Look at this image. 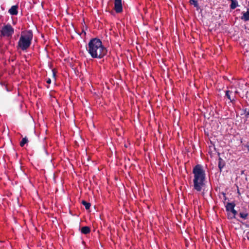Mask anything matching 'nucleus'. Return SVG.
Wrapping results in <instances>:
<instances>
[{"label":"nucleus","mask_w":249,"mask_h":249,"mask_svg":"<svg viewBox=\"0 0 249 249\" xmlns=\"http://www.w3.org/2000/svg\"><path fill=\"white\" fill-rule=\"evenodd\" d=\"M237 6V2L236 0H232L231 4V8L232 9H235Z\"/></svg>","instance_id":"9b49d317"},{"label":"nucleus","mask_w":249,"mask_h":249,"mask_svg":"<svg viewBox=\"0 0 249 249\" xmlns=\"http://www.w3.org/2000/svg\"><path fill=\"white\" fill-rule=\"evenodd\" d=\"M231 92L229 90L226 91V95L227 97V98L230 100L231 101H232V99H231V95H230Z\"/></svg>","instance_id":"2eb2a0df"},{"label":"nucleus","mask_w":249,"mask_h":249,"mask_svg":"<svg viewBox=\"0 0 249 249\" xmlns=\"http://www.w3.org/2000/svg\"><path fill=\"white\" fill-rule=\"evenodd\" d=\"M247 149H248V151H249V145H248L247 146Z\"/></svg>","instance_id":"412c9836"},{"label":"nucleus","mask_w":249,"mask_h":249,"mask_svg":"<svg viewBox=\"0 0 249 249\" xmlns=\"http://www.w3.org/2000/svg\"><path fill=\"white\" fill-rule=\"evenodd\" d=\"M240 216L243 219H246L248 217V213H240Z\"/></svg>","instance_id":"4468645a"},{"label":"nucleus","mask_w":249,"mask_h":249,"mask_svg":"<svg viewBox=\"0 0 249 249\" xmlns=\"http://www.w3.org/2000/svg\"><path fill=\"white\" fill-rule=\"evenodd\" d=\"M114 9L117 13H120L122 11V0H114Z\"/></svg>","instance_id":"39448f33"},{"label":"nucleus","mask_w":249,"mask_h":249,"mask_svg":"<svg viewBox=\"0 0 249 249\" xmlns=\"http://www.w3.org/2000/svg\"><path fill=\"white\" fill-rule=\"evenodd\" d=\"M224 165L222 164L221 162V159H219V164H218V167L220 168V170L223 168Z\"/></svg>","instance_id":"dca6fc26"},{"label":"nucleus","mask_w":249,"mask_h":249,"mask_svg":"<svg viewBox=\"0 0 249 249\" xmlns=\"http://www.w3.org/2000/svg\"><path fill=\"white\" fill-rule=\"evenodd\" d=\"M52 72H53V76L54 77L55 76V72L53 70L52 71Z\"/></svg>","instance_id":"aec40b11"},{"label":"nucleus","mask_w":249,"mask_h":249,"mask_svg":"<svg viewBox=\"0 0 249 249\" xmlns=\"http://www.w3.org/2000/svg\"><path fill=\"white\" fill-rule=\"evenodd\" d=\"M246 115H247H247H249V112L247 113Z\"/></svg>","instance_id":"4be33fe9"},{"label":"nucleus","mask_w":249,"mask_h":249,"mask_svg":"<svg viewBox=\"0 0 249 249\" xmlns=\"http://www.w3.org/2000/svg\"><path fill=\"white\" fill-rule=\"evenodd\" d=\"M81 231L82 233L86 234L90 232V230L89 227L85 226L81 228Z\"/></svg>","instance_id":"1a4fd4ad"},{"label":"nucleus","mask_w":249,"mask_h":249,"mask_svg":"<svg viewBox=\"0 0 249 249\" xmlns=\"http://www.w3.org/2000/svg\"><path fill=\"white\" fill-rule=\"evenodd\" d=\"M191 4L193 5L195 7H198V4L196 0H190Z\"/></svg>","instance_id":"9d476101"},{"label":"nucleus","mask_w":249,"mask_h":249,"mask_svg":"<svg viewBox=\"0 0 249 249\" xmlns=\"http://www.w3.org/2000/svg\"><path fill=\"white\" fill-rule=\"evenodd\" d=\"M235 205L232 203H227L226 206V209L228 213H231L234 209Z\"/></svg>","instance_id":"0eeeda50"},{"label":"nucleus","mask_w":249,"mask_h":249,"mask_svg":"<svg viewBox=\"0 0 249 249\" xmlns=\"http://www.w3.org/2000/svg\"><path fill=\"white\" fill-rule=\"evenodd\" d=\"M14 29L10 24L3 26L0 30L1 35L8 37L11 36L14 34Z\"/></svg>","instance_id":"20e7f679"},{"label":"nucleus","mask_w":249,"mask_h":249,"mask_svg":"<svg viewBox=\"0 0 249 249\" xmlns=\"http://www.w3.org/2000/svg\"><path fill=\"white\" fill-rule=\"evenodd\" d=\"M33 34L31 31L22 32L18 42V47L22 50L27 49L31 44Z\"/></svg>","instance_id":"7ed1b4c3"},{"label":"nucleus","mask_w":249,"mask_h":249,"mask_svg":"<svg viewBox=\"0 0 249 249\" xmlns=\"http://www.w3.org/2000/svg\"><path fill=\"white\" fill-rule=\"evenodd\" d=\"M18 7L17 6H12L9 10V13L12 15H16L18 14Z\"/></svg>","instance_id":"6e6552de"},{"label":"nucleus","mask_w":249,"mask_h":249,"mask_svg":"<svg viewBox=\"0 0 249 249\" xmlns=\"http://www.w3.org/2000/svg\"><path fill=\"white\" fill-rule=\"evenodd\" d=\"M231 216H232L231 213H228V218H229V219H232V218H234V217H231Z\"/></svg>","instance_id":"a211bd4d"},{"label":"nucleus","mask_w":249,"mask_h":249,"mask_svg":"<svg viewBox=\"0 0 249 249\" xmlns=\"http://www.w3.org/2000/svg\"><path fill=\"white\" fill-rule=\"evenodd\" d=\"M241 19L245 21L249 20V8L247 9V12H242Z\"/></svg>","instance_id":"423d86ee"},{"label":"nucleus","mask_w":249,"mask_h":249,"mask_svg":"<svg viewBox=\"0 0 249 249\" xmlns=\"http://www.w3.org/2000/svg\"><path fill=\"white\" fill-rule=\"evenodd\" d=\"M194 174V188L198 192L202 190L205 186L206 174L203 167L199 164L195 166L193 170Z\"/></svg>","instance_id":"f03ea898"},{"label":"nucleus","mask_w":249,"mask_h":249,"mask_svg":"<svg viewBox=\"0 0 249 249\" xmlns=\"http://www.w3.org/2000/svg\"><path fill=\"white\" fill-rule=\"evenodd\" d=\"M86 48L89 54L93 58H102L107 53L106 48L102 44L101 41L97 38L91 39Z\"/></svg>","instance_id":"f257e3e1"},{"label":"nucleus","mask_w":249,"mask_h":249,"mask_svg":"<svg viewBox=\"0 0 249 249\" xmlns=\"http://www.w3.org/2000/svg\"><path fill=\"white\" fill-rule=\"evenodd\" d=\"M28 142V140L26 138H23L21 140V141L20 142V145L21 147H23L25 143H26Z\"/></svg>","instance_id":"ddd939ff"},{"label":"nucleus","mask_w":249,"mask_h":249,"mask_svg":"<svg viewBox=\"0 0 249 249\" xmlns=\"http://www.w3.org/2000/svg\"><path fill=\"white\" fill-rule=\"evenodd\" d=\"M231 213H232V216L231 217H235V215L237 214V212L236 211H235L234 209L231 211Z\"/></svg>","instance_id":"f3484780"},{"label":"nucleus","mask_w":249,"mask_h":249,"mask_svg":"<svg viewBox=\"0 0 249 249\" xmlns=\"http://www.w3.org/2000/svg\"><path fill=\"white\" fill-rule=\"evenodd\" d=\"M46 82L48 84H50L51 83V80L50 78H48L47 79Z\"/></svg>","instance_id":"6ab92c4d"},{"label":"nucleus","mask_w":249,"mask_h":249,"mask_svg":"<svg viewBox=\"0 0 249 249\" xmlns=\"http://www.w3.org/2000/svg\"><path fill=\"white\" fill-rule=\"evenodd\" d=\"M82 203L85 207V208L87 210L89 209L91 206V205L89 203L85 201H82Z\"/></svg>","instance_id":"f8f14e48"}]
</instances>
